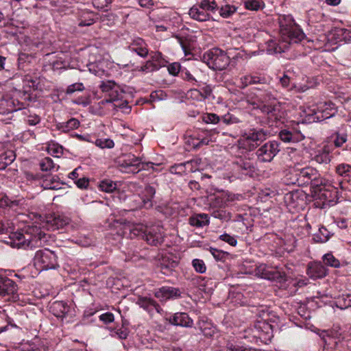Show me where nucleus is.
<instances>
[{"instance_id": "nucleus-13", "label": "nucleus", "mask_w": 351, "mask_h": 351, "mask_svg": "<svg viewBox=\"0 0 351 351\" xmlns=\"http://www.w3.org/2000/svg\"><path fill=\"white\" fill-rule=\"evenodd\" d=\"M306 274L313 280L323 278L328 274V269L321 262H310L308 264Z\"/></svg>"}, {"instance_id": "nucleus-6", "label": "nucleus", "mask_w": 351, "mask_h": 351, "mask_svg": "<svg viewBox=\"0 0 351 351\" xmlns=\"http://www.w3.org/2000/svg\"><path fill=\"white\" fill-rule=\"evenodd\" d=\"M117 163L119 167L125 169H121V171L133 173H136L142 169H148L149 166L153 167V164L151 162H143L140 158L131 154L119 157Z\"/></svg>"}, {"instance_id": "nucleus-24", "label": "nucleus", "mask_w": 351, "mask_h": 351, "mask_svg": "<svg viewBox=\"0 0 351 351\" xmlns=\"http://www.w3.org/2000/svg\"><path fill=\"white\" fill-rule=\"evenodd\" d=\"M61 184L58 176H47L42 181V186L45 189L58 190L61 188Z\"/></svg>"}, {"instance_id": "nucleus-1", "label": "nucleus", "mask_w": 351, "mask_h": 351, "mask_svg": "<svg viewBox=\"0 0 351 351\" xmlns=\"http://www.w3.org/2000/svg\"><path fill=\"white\" fill-rule=\"evenodd\" d=\"M285 22L280 21L281 32V42L278 43L276 40H269L266 43V50L268 53H280L285 51L288 45L298 43L305 38L302 30L295 23L291 16H285Z\"/></svg>"}, {"instance_id": "nucleus-44", "label": "nucleus", "mask_w": 351, "mask_h": 351, "mask_svg": "<svg viewBox=\"0 0 351 351\" xmlns=\"http://www.w3.org/2000/svg\"><path fill=\"white\" fill-rule=\"evenodd\" d=\"M222 123L225 125L232 126L239 122L238 118H237L232 113L228 112L221 118Z\"/></svg>"}, {"instance_id": "nucleus-57", "label": "nucleus", "mask_w": 351, "mask_h": 351, "mask_svg": "<svg viewBox=\"0 0 351 351\" xmlns=\"http://www.w3.org/2000/svg\"><path fill=\"white\" fill-rule=\"evenodd\" d=\"M339 303L341 308L351 307V294L343 295L339 299Z\"/></svg>"}, {"instance_id": "nucleus-21", "label": "nucleus", "mask_w": 351, "mask_h": 351, "mask_svg": "<svg viewBox=\"0 0 351 351\" xmlns=\"http://www.w3.org/2000/svg\"><path fill=\"white\" fill-rule=\"evenodd\" d=\"M169 322L174 325L191 327L193 320L185 313H177L169 319Z\"/></svg>"}, {"instance_id": "nucleus-38", "label": "nucleus", "mask_w": 351, "mask_h": 351, "mask_svg": "<svg viewBox=\"0 0 351 351\" xmlns=\"http://www.w3.org/2000/svg\"><path fill=\"white\" fill-rule=\"evenodd\" d=\"M123 97H121L117 101L112 103V107L116 110H121L125 113H129L130 112V106H128V101L124 100Z\"/></svg>"}, {"instance_id": "nucleus-50", "label": "nucleus", "mask_w": 351, "mask_h": 351, "mask_svg": "<svg viewBox=\"0 0 351 351\" xmlns=\"http://www.w3.org/2000/svg\"><path fill=\"white\" fill-rule=\"evenodd\" d=\"M199 5L200 8L205 11H213L217 8V3L215 0H202Z\"/></svg>"}, {"instance_id": "nucleus-30", "label": "nucleus", "mask_w": 351, "mask_h": 351, "mask_svg": "<svg viewBox=\"0 0 351 351\" xmlns=\"http://www.w3.org/2000/svg\"><path fill=\"white\" fill-rule=\"evenodd\" d=\"M123 94L124 93L120 89L119 86H117V88H114V90L107 95V97L104 99L101 102L102 104H112L121 97H123Z\"/></svg>"}, {"instance_id": "nucleus-22", "label": "nucleus", "mask_w": 351, "mask_h": 351, "mask_svg": "<svg viewBox=\"0 0 351 351\" xmlns=\"http://www.w3.org/2000/svg\"><path fill=\"white\" fill-rule=\"evenodd\" d=\"M51 313L57 317H64L69 311V306L62 301H56L50 306Z\"/></svg>"}, {"instance_id": "nucleus-37", "label": "nucleus", "mask_w": 351, "mask_h": 351, "mask_svg": "<svg viewBox=\"0 0 351 351\" xmlns=\"http://www.w3.org/2000/svg\"><path fill=\"white\" fill-rule=\"evenodd\" d=\"M99 187L102 191L112 193L116 190L117 184L110 180L105 179L100 182Z\"/></svg>"}, {"instance_id": "nucleus-18", "label": "nucleus", "mask_w": 351, "mask_h": 351, "mask_svg": "<svg viewBox=\"0 0 351 351\" xmlns=\"http://www.w3.org/2000/svg\"><path fill=\"white\" fill-rule=\"evenodd\" d=\"M130 51L136 52L139 56L145 58L149 53L147 45L144 40L141 38H136L128 46Z\"/></svg>"}, {"instance_id": "nucleus-12", "label": "nucleus", "mask_w": 351, "mask_h": 351, "mask_svg": "<svg viewBox=\"0 0 351 351\" xmlns=\"http://www.w3.org/2000/svg\"><path fill=\"white\" fill-rule=\"evenodd\" d=\"M143 239L152 245H158L162 243L164 239L162 228L160 226L147 227L145 234H143Z\"/></svg>"}, {"instance_id": "nucleus-45", "label": "nucleus", "mask_w": 351, "mask_h": 351, "mask_svg": "<svg viewBox=\"0 0 351 351\" xmlns=\"http://www.w3.org/2000/svg\"><path fill=\"white\" fill-rule=\"evenodd\" d=\"M147 227L143 224H136L130 229V234L143 239V234H145Z\"/></svg>"}, {"instance_id": "nucleus-27", "label": "nucleus", "mask_w": 351, "mask_h": 351, "mask_svg": "<svg viewBox=\"0 0 351 351\" xmlns=\"http://www.w3.org/2000/svg\"><path fill=\"white\" fill-rule=\"evenodd\" d=\"M79 126L80 121L75 118H71L67 121L57 124V128L63 132H69L72 130L77 129Z\"/></svg>"}, {"instance_id": "nucleus-14", "label": "nucleus", "mask_w": 351, "mask_h": 351, "mask_svg": "<svg viewBox=\"0 0 351 351\" xmlns=\"http://www.w3.org/2000/svg\"><path fill=\"white\" fill-rule=\"evenodd\" d=\"M281 141L285 143H295L302 141L304 136L300 131L295 128H286L282 130L278 134Z\"/></svg>"}, {"instance_id": "nucleus-9", "label": "nucleus", "mask_w": 351, "mask_h": 351, "mask_svg": "<svg viewBox=\"0 0 351 351\" xmlns=\"http://www.w3.org/2000/svg\"><path fill=\"white\" fill-rule=\"evenodd\" d=\"M34 265L41 270L55 269L57 265L56 256L46 248L38 250L34 256Z\"/></svg>"}, {"instance_id": "nucleus-3", "label": "nucleus", "mask_w": 351, "mask_h": 351, "mask_svg": "<svg viewBox=\"0 0 351 351\" xmlns=\"http://www.w3.org/2000/svg\"><path fill=\"white\" fill-rule=\"evenodd\" d=\"M49 236L43 232L37 227L32 228V232L27 231L25 234L12 232L7 241L12 247L34 248L43 247L48 241Z\"/></svg>"}, {"instance_id": "nucleus-52", "label": "nucleus", "mask_w": 351, "mask_h": 351, "mask_svg": "<svg viewBox=\"0 0 351 351\" xmlns=\"http://www.w3.org/2000/svg\"><path fill=\"white\" fill-rule=\"evenodd\" d=\"M351 171V166L347 164H340L336 167V172L341 176H348Z\"/></svg>"}, {"instance_id": "nucleus-28", "label": "nucleus", "mask_w": 351, "mask_h": 351, "mask_svg": "<svg viewBox=\"0 0 351 351\" xmlns=\"http://www.w3.org/2000/svg\"><path fill=\"white\" fill-rule=\"evenodd\" d=\"M208 215L206 214H199L189 218V223L197 228L208 225Z\"/></svg>"}, {"instance_id": "nucleus-42", "label": "nucleus", "mask_w": 351, "mask_h": 351, "mask_svg": "<svg viewBox=\"0 0 351 351\" xmlns=\"http://www.w3.org/2000/svg\"><path fill=\"white\" fill-rule=\"evenodd\" d=\"M94 143L101 149H110L114 145V141L110 138H97L94 141Z\"/></svg>"}, {"instance_id": "nucleus-62", "label": "nucleus", "mask_w": 351, "mask_h": 351, "mask_svg": "<svg viewBox=\"0 0 351 351\" xmlns=\"http://www.w3.org/2000/svg\"><path fill=\"white\" fill-rule=\"evenodd\" d=\"M49 152L53 156L59 157V155L63 153V148L58 145L52 144L49 147Z\"/></svg>"}, {"instance_id": "nucleus-60", "label": "nucleus", "mask_w": 351, "mask_h": 351, "mask_svg": "<svg viewBox=\"0 0 351 351\" xmlns=\"http://www.w3.org/2000/svg\"><path fill=\"white\" fill-rule=\"evenodd\" d=\"M202 119L206 123H217L219 121V117L215 114L208 113L202 117Z\"/></svg>"}, {"instance_id": "nucleus-5", "label": "nucleus", "mask_w": 351, "mask_h": 351, "mask_svg": "<svg viewBox=\"0 0 351 351\" xmlns=\"http://www.w3.org/2000/svg\"><path fill=\"white\" fill-rule=\"evenodd\" d=\"M296 176L298 178L295 180L298 186H304L310 184L312 190L322 185L323 182V178L320 177L318 171L311 167L297 168Z\"/></svg>"}, {"instance_id": "nucleus-41", "label": "nucleus", "mask_w": 351, "mask_h": 351, "mask_svg": "<svg viewBox=\"0 0 351 351\" xmlns=\"http://www.w3.org/2000/svg\"><path fill=\"white\" fill-rule=\"evenodd\" d=\"M180 75H181L182 78L184 80L188 82L191 85H193V86H198L199 81L186 69H182L181 70V74Z\"/></svg>"}, {"instance_id": "nucleus-4", "label": "nucleus", "mask_w": 351, "mask_h": 351, "mask_svg": "<svg viewBox=\"0 0 351 351\" xmlns=\"http://www.w3.org/2000/svg\"><path fill=\"white\" fill-rule=\"evenodd\" d=\"M269 134V131L263 128L250 129L243 134L238 145H234L230 147V153L235 154L238 149L254 150L266 140Z\"/></svg>"}, {"instance_id": "nucleus-48", "label": "nucleus", "mask_w": 351, "mask_h": 351, "mask_svg": "<svg viewBox=\"0 0 351 351\" xmlns=\"http://www.w3.org/2000/svg\"><path fill=\"white\" fill-rule=\"evenodd\" d=\"M237 10V8L228 4L225 5H221V16L223 18H228L233 14Z\"/></svg>"}, {"instance_id": "nucleus-58", "label": "nucleus", "mask_w": 351, "mask_h": 351, "mask_svg": "<svg viewBox=\"0 0 351 351\" xmlns=\"http://www.w3.org/2000/svg\"><path fill=\"white\" fill-rule=\"evenodd\" d=\"M245 8L250 10H258L261 5L258 0H244Z\"/></svg>"}, {"instance_id": "nucleus-61", "label": "nucleus", "mask_w": 351, "mask_h": 351, "mask_svg": "<svg viewBox=\"0 0 351 351\" xmlns=\"http://www.w3.org/2000/svg\"><path fill=\"white\" fill-rule=\"evenodd\" d=\"M167 70L169 74L172 75H177L180 72L181 73V66L178 62H173L167 66Z\"/></svg>"}, {"instance_id": "nucleus-7", "label": "nucleus", "mask_w": 351, "mask_h": 351, "mask_svg": "<svg viewBox=\"0 0 351 351\" xmlns=\"http://www.w3.org/2000/svg\"><path fill=\"white\" fill-rule=\"evenodd\" d=\"M313 195L323 201L324 204L334 205L338 199L337 188L323 179L322 185L311 191Z\"/></svg>"}, {"instance_id": "nucleus-8", "label": "nucleus", "mask_w": 351, "mask_h": 351, "mask_svg": "<svg viewBox=\"0 0 351 351\" xmlns=\"http://www.w3.org/2000/svg\"><path fill=\"white\" fill-rule=\"evenodd\" d=\"M332 103L322 102L316 106L309 107L304 110L308 117H313V121H322L334 116L335 110Z\"/></svg>"}, {"instance_id": "nucleus-15", "label": "nucleus", "mask_w": 351, "mask_h": 351, "mask_svg": "<svg viewBox=\"0 0 351 351\" xmlns=\"http://www.w3.org/2000/svg\"><path fill=\"white\" fill-rule=\"evenodd\" d=\"M219 49L218 48H213L203 56V61L208 66L209 68L213 70L219 69Z\"/></svg>"}, {"instance_id": "nucleus-40", "label": "nucleus", "mask_w": 351, "mask_h": 351, "mask_svg": "<svg viewBox=\"0 0 351 351\" xmlns=\"http://www.w3.org/2000/svg\"><path fill=\"white\" fill-rule=\"evenodd\" d=\"M39 166L43 171H49L56 167L55 163L49 157L43 158L39 162Z\"/></svg>"}, {"instance_id": "nucleus-33", "label": "nucleus", "mask_w": 351, "mask_h": 351, "mask_svg": "<svg viewBox=\"0 0 351 351\" xmlns=\"http://www.w3.org/2000/svg\"><path fill=\"white\" fill-rule=\"evenodd\" d=\"M202 132L197 134H192L189 136V139L188 142L190 145H191L194 148H197L203 145L207 144L208 141L204 139Z\"/></svg>"}, {"instance_id": "nucleus-39", "label": "nucleus", "mask_w": 351, "mask_h": 351, "mask_svg": "<svg viewBox=\"0 0 351 351\" xmlns=\"http://www.w3.org/2000/svg\"><path fill=\"white\" fill-rule=\"evenodd\" d=\"M280 106L279 105L265 106L264 111L267 112L269 118L278 120L281 117V114H280Z\"/></svg>"}, {"instance_id": "nucleus-23", "label": "nucleus", "mask_w": 351, "mask_h": 351, "mask_svg": "<svg viewBox=\"0 0 351 351\" xmlns=\"http://www.w3.org/2000/svg\"><path fill=\"white\" fill-rule=\"evenodd\" d=\"M178 265V262L169 256H163L160 262V270L165 275L171 273Z\"/></svg>"}, {"instance_id": "nucleus-32", "label": "nucleus", "mask_w": 351, "mask_h": 351, "mask_svg": "<svg viewBox=\"0 0 351 351\" xmlns=\"http://www.w3.org/2000/svg\"><path fill=\"white\" fill-rule=\"evenodd\" d=\"M243 87H245L250 84H265L266 80L265 77L255 75H245L241 78Z\"/></svg>"}, {"instance_id": "nucleus-63", "label": "nucleus", "mask_w": 351, "mask_h": 351, "mask_svg": "<svg viewBox=\"0 0 351 351\" xmlns=\"http://www.w3.org/2000/svg\"><path fill=\"white\" fill-rule=\"evenodd\" d=\"M112 3V0H94L93 5L99 10H106Z\"/></svg>"}, {"instance_id": "nucleus-64", "label": "nucleus", "mask_w": 351, "mask_h": 351, "mask_svg": "<svg viewBox=\"0 0 351 351\" xmlns=\"http://www.w3.org/2000/svg\"><path fill=\"white\" fill-rule=\"evenodd\" d=\"M336 138L334 141V143L336 147H341L347 141L346 134L336 133Z\"/></svg>"}, {"instance_id": "nucleus-2", "label": "nucleus", "mask_w": 351, "mask_h": 351, "mask_svg": "<svg viewBox=\"0 0 351 351\" xmlns=\"http://www.w3.org/2000/svg\"><path fill=\"white\" fill-rule=\"evenodd\" d=\"M235 156V160L227 162L223 167V179L229 183L243 176L253 177L256 171V167L252 160L236 154Z\"/></svg>"}, {"instance_id": "nucleus-34", "label": "nucleus", "mask_w": 351, "mask_h": 351, "mask_svg": "<svg viewBox=\"0 0 351 351\" xmlns=\"http://www.w3.org/2000/svg\"><path fill=\"white\" fill-rule=\"evenodd\" d=\"M323 262L325 265L330 266L334 268H339L340 267V261L336 258L332 253H327L323 256Z\"/></svg>"}, {"instance_id": "nucleus-43", "label": "nucleus", "mask_w": 351, "mask_h": 351, "mask_svg": "<svg viewBox=\"0 0 351 351\" xmlns=\"http://www.w3.org/2000/svg\"><path fill=\"white\" fill-rule=\"evenodd\" d=\"M149 60L155 65L158 66V69L165 66V61L162 58V53L160 52H152L150 53Z\"/></svg>"}, {"instance_id": "nucleus-17", "label": "nucleus", "mask_w": 351, "mask_h": 351, "mask_svg": "<svg viewBox=\"0 0 351 351\" xmlns=\"http://www.w3.org/2000/svg\"><path fill=\"white\" fill-rule=\"evenodd\" d=\"M155 296L160 300L176 298L180 296V291L175 287H162L155 292Z\"/></svg>"}, {"instance_id": "nucleus-47", "label": "nucleus", "mask_w": 351, "mask_h": 351, "mask_svg": "<svg viewBox=\"0 0 351 351\" xmlns=\"http://www.w3.org/2000/svg\"><path fill=\"white\" fill-rule=\"evenodd\" d=\"M192 265L197 273L204 274L206 271V267L204 262L199 258H195L192 261Z\"/></svg>"}, {"instance_id": "nucleus-46", "label": "nucleus", "mask_w": 351, "mask_h": 351, "mask_svg": "<svg viewBox=\"0 0 351 351\" xmlns=\"http://www.w3.org/2000/svg\"><path fill=\"white\" fill-rule=\"evenodd\" d=\"M136 70H138L139 71L145 72V73H149L154 71L158 70V66L155 65L154 63H152L149 60H147L145 64L141 66H138Z\"/></svg>"}, {"instance_id": "nucleus-54", "label": "nucleus", "mask_w": 351, "mask_h": 351, "mask_svg": "<svg viewBox=\"0 0 351 351\" xmlns=\"http://www.w3.org/2000/svg\"><path fill=\"white\" fill-rule=\"evenodd\" d=\"M18 202L16 201H11L6 195L0 197V208L5 207H13L17 206Z\"/></svg>"}, {"instance_id": "nucleus-10", "label": "nucleus", "mask_w": 351, "mask_h": 351, "mask_svg": "<svg viewBox=\"0 0 351 351\" xmlns=\"http://www.w3.org/2000/svg\"><path fill=\"white\" fill-rule=\"evenodd\" d=\"M280 143L276 141L265 143L256 151V156L263 162H271L280 152Z\"/></svg>"}, {"instance_id": "nucleus-11", "label": "nucleus", "mask_w": 351, "mask_h": 351, "mask_svg": "<svg viewBox=\"0 0 351 351\" xmlns=\"http://www.w3.org/2000/svg\"><path fill=\"white\" fill-rule=\"evenodd\" d=\"M0 296L7 297V300H16L18 298L17 285L12 280L6 277H0Z\"/></svg>"}, {"instance_id": "nucleus-55", "label": "nucleus", "mask_w": 351, "mask_h": 351, "mask_svg": "<svg viewBox=\"0 0 351 351\" xmlns=\"http://www.w3.org/2000/svg\"><path fill=\"white\" fill-rule=\"evenodd\" d=\"M84 89V86L82 83H74L67 87L66 93L67 95H71L75 91H82Z\"/></svg>"}, {"instance_id": "nucleus-20", "label": "nucleus", "mask_w": 351, "mask_h": 351, "mask_svg": "<svg viewBox=\"0 0 351 351\" xmlns=\"http://www.w3.org/2000/svg\"><path fill=\"white\" fill-rule=\"evenodd\" d=\"M47 222L51 228L55 230L62 228L69 224L70 219L59 214H53L47 218Z\"/></svg>"}, {"instance_id": "nucleus-51", "label": "nucleus", "mask_w": 351, "mask_h": 351, "mask_svg": "<svg viewBox=\"0 0 351 351\" xmlns=\"http://www.w3.org/2000/svg\"><path fill=\"white\" fill-rule=\"evenodd\" d=\"M117 86L118 85L112 81H106L102 82L99 87L103 93H106L108 95L114 88H117Z\"/></svg>"}, {"instance_id": "nucleus-16", "label": "nucleus", "mask_w": 351, "mask_h": 351, "mask_svg": "<svg viewBox=\"0 0 351 351\" xmlns=\"http://www.w3.org/2000/svg\"><path fill=\"white\" fill-rule=\"evenodd\" d=\"M155 194L156 188L150 184L146 185L140 194L142 206L146 208H152L153 206V199Z\"/></svg>"}, {"instance_id": "nucleus-56", "label": "nucleus", "mask_w": 351, "mask_h": 351, "mask_svg": "<svg viewBox=\"0 0 351 351\" xmlns=\"http://www.w3.org/2000/svg\"><path fill=\"white\" fill-rule=\"evenodd\" d=\"M319 82L317 77H308L306 80V84L302 86V91H305L309 88H313L317 86Z\"/></svg>"}, {"instance_id": "nucleus-31", "label": "nucleus", "mask_w": 351, "mask_h": 351, "mask_svg": "<svg viewBox=\"0 0 351 351\" xmlns=\"http://www.w3.org/2000/svg\"><path fill=\"white\" fill-rule=\"evenodd\" d=\"M330 237V232L325 228L321 227L318 232L313 234V240L315 243H325Z\"/></svg>"}, {"instance_id": "nucleus-53", "label": "nucleus", "mask_w": 351, "mask_h": 351, "mask_svg": "<svg viewBox=\"0 0 351 351\" xmlns=\"http://www.w3.org/2000/svg\"><path fill=\"white\" fill-rule=\"evenodd\" d=\"M107 222L109 223L108 226L110 228L117 229V233L120 234L122 230L123 222L120 220L114 219V217L108 219Z\"/></svg>"}, {"instance_id": "nucleus-19", "label": "nucleus", "mask_w": 351, "mask_h": 351, "mask_svg": "<svg viewBox=\"0 0 351 351\" xmlns=\"http://www.w3.org/2000/svg\"><path fill=\"white\" fill-rule=\"evenodd\" d=\"M136 304L149 313H152L154 310L157 313L162 311L160 305L153 299L147 297L138 298Z\"/></svg>"}, {"instance_id": "nucleus-25", "label": "nucleus", "mask_w": 351, "mask_h": 351, "mask_svg": "<svg viewBox=\"0 0 351 351\" xmlns=\"http://www.w3.org/2000/svg\"><path fill=\"white\" fill-rule=\"evenodd\" d=\"M189 14L192 19L199 21H206L210 19L209 14L206 13L205 10H202L200 5L199 7L193 6L189 10Z\"/></svg>"}, {"instance_id": "nucleus-36", "label": "nucleus", "mask_w": 351, "mask_h": 351, "mask_svg": "<svg viewBox=\"0 0 351 351\" xmlns=\"http://www.w3.org/2000/svg\"><path fill=\"white\" fill-rule=\"evenodd\" d=\"M314 160L319 164H328L330 161V153L326 150H319L314 156Z\"/></svg>"}, {"instance_id": "nucleus-49", "label": "nucleus", "mask_w": 351, "mask_h": 351, "mask_svg": "<svg viewBox=\"0 0 351 351\" xmlns=\"http://www.w3.org/2000/svg\"><path fill=\"white\" fill-rule=\"evenodd\" d=\"M204 139L208 141V143L206 145L211 144L213 143H216L218 138V132L215 131H202V132Z\"/></svg>"}, {"instance_id": "nucleus-26", "label": "nucleus", "mask_w": 351, "mask_h": 351, "mask_svg": "<svg viewBox=\"0 0 351 351\" xmlns=\"http://www.w3.org/2000/svg\"><path fill=\"white\" fill-rule=\"evenodd\" d=\"M16 159V154L12 150H8L0 155V171L4 170Z\"/></svg>"}, {"instance_id": "nucleus-35", "label": "nucleus", "mask_w": 351, "mask_h": 351, "mask_svg": "<svg viewBox=\"0 0 351 351\" xmlns=\"http://www.w3.org/2000/svg\"><path fill=\"white\" fill-rule=\"evenodd\" d=\"M285 202L292 206L295 207L298 204V201L300 200V195L298 191H291L287 193L285 195Z\"/></svg>"}, {"instance_id": "nucleus-29", "label": "nucleus", "mask_w": 351, "mask_h": 351, "mask_svg": "<svg viewBox=\"0 0 351 351\" xmlns=\"http://www.w3.org/2000/svg\"><path fill=\"white\" fill-rule=\"evenodd\" d=\"M239 195H234L228 191L221 190V208L222 206H230L239 199Z\"/></svg>"}, {"instance_id": "nucleus-59", "label": "nucleus", "mask_w": 351, "mask_h": 351, "mask_svg": "<svg viewBox=\"0 0 351 351\" xmlns=\"http://www.w3.org/2000/svg\"><path fill=\"white\" fill-rule=\"evenodd\" d=\"M221 241H223L227 243H228L230 245L234 247L237 244V240L235 237L231 236L228 234L224 233L223 234H221Z\"/></svg>"}]
</instances>
